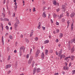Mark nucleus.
<instances>
[{"instance_id":"f257e3e1","label":"nucleus","mask_w":75,"mask_h":75,"mask_svg":"<svg viewBox=\"0 0 75 75\" xmlns=\"http://www.w3.org/2000/svg\"><path fill=\"white\" fill-rule=\"evenodd\" d=\"M36 69H37V67H35L33 69V74H34L35 73V71H36L37 72H40V68H38L36 69Z\"/></svg>"},{"instance_id":"f03ea898","label":"nucleus","mask_w":75,"mask_h":75,"mask_svg":"<svg viewBox=\"0 0 75 75\" xmlns=\"http://www.w3.org/2000/svg\"><path fill=\"white\" fill-rule=\"evenodd\" d=\"M67 7L65 5H63L62 6V10L63 11H65L67 10Z\"/></svg>"},{"instance_id":"7ed1b4c3","label":"nucleus","mask_w":75,"mask_h":75,"mask_svg":"<svg viewBox=\"0 0 75 75\" xmlns=\"http://www.w3.org/2000/svg\"><path fill=\"white\" fill-rule=\"evenodd\" d=\"M32 61H33V57L32 56H31L30 59L28 61V64H31V62H32Z\"/></svg>"},{"instance_id":"20e7f679","label":"nucleus","mask_w":75,"mask_h":75,"mask_svg":"<svg viewBox=\"0 0 75 75\" xmlns=\"http://www.w3.org/2000/svg\"><path fill=\"white\" fill-rule=\"evenodd\" d=\"M23 50V52H24V51H25V47H24V46H21L20 47V50Z\"/></svg>"},{"instance_id":"39448f33","label":"nucleus","mask_w":75,"mask_h":75,"mask_svg":"<svg viewBox=\"0 0 75 75\" xmlns=\"http://www.w3.org/2000/svg\"><path fill=\"white\" fill-rule=\"evenodd\" d=\"M74 16H75V12H72L70 15V16L72 18L73 17H74Z\"/></svg>"},{"instance_id":"423d86ee","label":"nucleus","mask_w":75,"mask_h":75,"mask_svg":"<svg viewBox=\"0 0 75 75\" xmlns=\"http://www.w3.org/2000/svg\"><path fill=\"white\" fill-rule=\"evenodd\" d=\"M64 70H68L69 69V67L67 66H64L63 67Z\"/></svg>"},{"instance_id":"0eeeda50","label":"nucleus","mask_w":75,"mask_h":75,"mask_svg":"<svg viewBox=\"0 0 75 75\" xmlns=\"http://www.w3.org/2000/svg\"><path fill=\"white\" fill-rule=\"evenodd\" d=\"M41 58L42 60L44 59V52H42V54Z\"/></svg>"},{"instance_id":"6e6552de","label":"nucleus","mask_w":75,"mask_h":75,"mask_svg":"<svg viewBox=\"0 0 75 75\" xmlns=\"http://www.w3.org/2000/svg\"><path fill=\"white\" fill-rule=\"evenodd\" d=\"M45 11L42 14V17H44V18H45L46 17V14H45Z\"/></svg>"},{"instance_id":"1a4fd4ad","label":"nucleus","mask_w":75,"mask_h":75,"mask_svg":"<svg viewBox=\"0 0 75 75\" xmlns=\"http://www.w3.org/2000/svg\"><path fill=\"white\" fill-rule=\"evenodd\" d=\"M52 3L53 4H54V5H57V1L56 0H54L52 1Z\"/></svg>"},{"instance_id":"9d476101","label":"nucleus","mask_w":75,"mask_h":75,"mask_svg":"<svg viewBox=\"0 0 75 75\" xmlns=\"http://www.w3.org/2000/svg\"><path fill=\"white\" fill-rule=\"evenodd\" d=\"M70 41H69V42H68V49L69 50H70V48L71 47H70Z\"/></svg>"},{"instance_id":"9b49d317","label":"nucleus","mask_w":75,"mask_h":75,"mask_svg":"<svg viewBox=\"0 0 75 75\" xmlns=\"http://www.w3.org/2000/svg\"><path fill=\"white\" fill-rule=\"evenodd\" d=\"M18 23L17 22L15 23L14 24L15 28H17L18 26Z\"/></svg>"},{"instance_id":"f8f14e48","label":"nucleus","mask_w":75,"mask_h":75,"mask_svg":"<svg viewBox=\"0 0 75 75\" xmlns=\"http://www.w3.org/2000/svg\"><path fill=\"white\" fill-rule=\"evenodd\" d=\"M34 33V31L33 30H32L30 33V37H31L32 36V35H33V33Z\"/></svg>"},{"instance_id":"ddd939ff","label":"nucleus","mask_w":75,"mask_h":75,"mask_svg":"<svg viewBox=\"0 0 75 75\" xmlns=\"http://www.w3.org/2000/svg\"><path fill=\"white\" fill-rule=\"evenodd\" d=\"M49 42V40H46L44 41V44H48Z\"/></svg>"},{"instance_id":"4468645a","label":"nucleus","mask_w":75,"mask_h":75,"mask_svg":"<svg viewBox=\"0 0 75 75\" xmlns=\"http://www.w3.org/2000/svg\"><path fill=\"white\" fill-rule=\"evenodd\" d=\"M63 34L62 33H60L59 35V37L60 38H62V37H63Z\"/></svg>"},{"instance_id":"2eb2a0df","label":"nucleus","mask_w":75,"mask_h":75,"mask_svg":"<svg viewBox=\"0 0 75 75\" xmlns=\"http://www.w3.org/2000/svg\"><path fill=\"white\" fill-rule=\"evenodd\" d=\"M71 59L72 61H73L74 59L75 58V57H74V56H71Z\"/></svg>"},{"instance_id":"dca6fc26","label":"nucleus","mask_w":75,"mask_h":75,"mask_svg":"<svg viewBox=\"0 0 75 75\" xmlns=\"http://www.w3.org/2000/svg\"><path fill=\"white\" fill-rule=\"evenodd\" d=\"M1 28H2V29L1 30L2 31H3V29H4V28H3V24L2 23H1Z\"/></svg>"},{"instance_id":"f3484780","label":"nucleus","mask_w":75,"mask_h":75,"mask_svg":"<svg viewBox=\"0 0 75 75\" xmlns=\"http://www.w3.org/2000/svg\"><path fill=\"white\" fill-rule=\"evenodd\" d=\"M63 16H64V15H63V14H62V15L60 16L59 18V19H61V18H62V17Z\"/></svg>"},{"instance_id":"a211bd4d","label":"nucleus","mask_w":75,"mask_h":75,"mask_svg":"<svg viewBox=\"0 0 75 75\" xmlns=\"http://www.w3.org/2000/svg\"><path fill=\"white\" fill-rule=\"evenodd\" d=\"M36 53L38 54H39V53H40V50H37Z\"/></svg>"},{"instance_id":"6ab92c4d","label":"nucleus","mask_w":75,"mask_h":75,"mask_svg":"<svg viewBox=\"0 0 75 75\" xmlns=\"http://www.w3.org/2000/svg\"><path fill=\"white\" fill-rule=\"evenodd\" d=\"M71 30H73V28H74V24H72L71 26Z\"/></svg>"},{"instance_id":"aec40b11","label":"nucleus","mask_w":75,"mask_h":75,"mask_svg":"<svg viewBox=\"0 0 75 75\" xmlns=\"http://www.w3.org/2000/svg\"><path fill=\"white\" fill-rule=\"evenodd\" d=\"M48 50H45V54L46 55H47V54H48Z\"/></svg>"},{"instance_id":"412c9836","label":"nucleus","mask_w":75,"mask_h":75,"mask_svg":"<svg viewBox=\"0 0 75 75\" xmlns=\"http://www.w3.org/2000/svg\"><path fill=\"white\" fill-rule=\"evenodd\" d=\"M3 20H4V21H9V20H8V19L7 18H5Z\"/></svg>"},{"instance_id":"4be33fe9","label":"nucleus","mask_w":75,"mask_h":75,"mask_svg":"<svg viewBox=\"0 0 75 75\" xmlns=\"http://www.w3.org/2000/svg\"><path fill=\"white\" fill-rule=\"evenodd\" d=\"M66 13L67 14V17H69V13H68V12L67 11Z\"/></svg>"},{"instance_id":"5701e85b","label":"nucleus","mask_w":75,"mask_h":75,"mask_svg":"<svg viewBox=\"0 0 75 75\" xmlns=\"http://www.w3.org/2000/svg\"><path fill=\"white\" fill-rule=\"evenodd\" d=\"M16 22H17V23H18V24H20V22H19V20L17 19H16Z\"/></svg>"},{"instance_id":"b1692460","label":"nucleus","mask_w":75,"mask_h":75,"mask_svg":"<svg viewBox=\"0 0 75 75\" xmlns=\"http://www.w3.org/2000/svg\"><path fill=\"white\" fill-rule=\"evenodd\" d=\"M64 59L65 60H66V61H69V59L68 58V57H66L65 59Z\"/></svg>"},{"instance_id":"393cba45","label":"nucleus","mask_w":75,"mask_h":75,"mask_svg":"<svg viewBox=\"0 0 75 75\" xmlns=\"http://www.w3.org/2000/svg\"><path fill=\"white\" fill-rule=\"evenodd\" d=\"M56 16L57 15H55V13H54L53 15V17H54V18H55V17H56Z\"/></svg>"},{"instance_id":"a878e982","label":"nucleus","mask_w":75,"mask_h":75,"mask_svg":"<svg viewBox=\"0 0 75 75\" xmlns=\"http://www.w3.org/2000/svg\"><path fill=\"white\" fill-rule=\"evenodd\" d=\"M2 14L3 18H4V17H5V14L3 13H2Z\"/></svg>"},{"instance_id":"bb28decb","label":"nucleus","mask_w":75,"mask_h":75,"mask_svg":"<svg viewBox=\"0 0 75 75\" xmlns=\"http://www.w3.org/2000/svg\"><path fill=\"white\" fill-rule=\"evenodd\" d=\"M74 48L71 49V52H74Z\"/></svg>"},{"instance_id":"cd10ccee","label":"nucleus","mask_w":75,"mask_h":75,"mask_svg":"<svg viewBox=\"0 0 75 75\" xmlns=\"http://www.w3.org/2000/svg\"><path fill=\"white\" fill-rule=\"evenodd\" d=\"M9 38L11 40H13V37L11 35H9Z\"/></svg>"},{"instance_id":"c85d7f7f","label":"nucleus","mask_w":75,"mask_h":75,"mask_svg":"<svg viewBox=\"0 0 75 75\" xmlns=\"http://www.w3.org/2000/svg\"><path fill=\"white\" fill-rule=\"evenodd\" d=\"M19 54L20 56H21V50H20L19 51Z\"/></svg>"},{"instance_id":"c756f323","label":"nucleus","mask_w":75,"mask_h":75,"mask_svg":"<svg viewBox=\"0 0 75 75\" xmlns=\"http://www.w3.org/2000/svg\"><path fill=\"white\" fill-rule=\"evenodd\" d=\"M8 61H9L10 59V55H9L8 57Z\"/></svg>"},{"instance_id":"7c9ffc66","label":"nucleus","mask_w":75,"mask_h":75,"mask_svg":"<svg viewBox=\"0 0 75 75\" xmlns=\"http://www.w3.org/2000/svg\"><path fill=\"white\" fill-rule=\"evenodd\" d=\"M35 40L37 41H38V38L37 37H35Z\"/></svg>"},{"instance_id":"2f4dec72","label":"nucleus","mask_w":75,"mask_h":75,"mask_svg":"<svg viewBox=\"0 0 75 75\" xmlns=\"http://www.w3.org/2000/svg\"><path fill=\"white\" fill-rule=\"evenodd\" d=\"M45 8H46V7L44 6L43 8V11H45Z\"/></svg>"},{"instance_id":"473e14b6","label":"nucleus","mask_w":75,"mask_h":75,"mask_svg":"<svg viewBox=\"0 0 75 75\" xmlns=\"http://www.w3.org/2000/svg\"><path fill=\"white\" fill-rule=\"evenodd\" d=\"M62 50H61L59 52V54H62Z\"/></svg>"},{"instance_id":"72a5a7b5","label":"nucleus","mask_w":75,"mask_h":75,"mask_svg":"<svg viewBox=\"0 0 75 75\" xmlns=\"http://www.w3.org/2000/svg\"><path fill=\"white\" fill-rule=\"evenodd\" d=\"M75 73V70L73 71L72 74H74Z\"/></svg>"},{"instance_id":"f704fd0d","label":"nucleus","mask_w":75,"mask_h":75,"mask_svg":"<svg viewBox=\"0 0 75 75\" xmlns=\"http://www.w3.org/2000/svg\"><path fill=\"white\" fill-rule=\"evenodd\" d=\"M60 10V8H58L57 9V12H58V11H59Z\"/></svg>"},{"instance_id":"c9c22d12","label":"nucleus","mask_w":75,"mask_h":75,"mask_svg":"<svg viewBox=\"0 0 75 75\" xmlns=\"http://www.w3.org/2000/svg\"><path fill=\"white\" fill-rule=\"evenodd\" d=\"M6 28L7 30H8L9 29V28H8V26H6Z\"/></svg>"},{"instance_id":"e433bc0d","label":"nucleus","mask_w":75,"mask_h":75,"mask_svg":"<svg viewBox=\"0 0 75 75\" xmlns=\"http://www.w3.org/2000/svg\"><path fill=\"white\" fill-rule=\"evenodd\" d=\"M65 19L64 18H63L62 19V22H63V23L65 22Z\"/></svg>"},{"instance_id":"4c0bfd02","label":"nucleus","mask_w":75,"mask_h":75,"mask_svg":"<svg viewBox=\"0 0 75 75\" xmlns=\"http://www.w3.org/2000/svg\"><path fill=\"white\" fill-rule=\"evenodd\" d=\"M29 57V54H28L27 55H26V58H28Z\"/></svg>"},{"instance_id":"58836bf2","label":"nucleus","mask_w":75,"mask_h":75,"mask_svg":"<svg viewBox=\"0 0 75 75\" xmlns=\"http://www.w3.org/2000/svg\"><path fill=\"white\" fill-rule=\"evenodd\" d=\"M6 69H8V65H6Z\"/></svg>"},{"instance_id":"ea45409f","label":"nucleus","mask_w":75,"mask_h":75,"mask_svg":"<svg viewBox=\"0 0 75 75\" xmlns=\"http://www.w3.org/2000/svg\"><path fill=\"white\" fill-rule=\"evenodd\" d=\"M33 11L34 12L35 11V8H33Z\"/></svg>"},{"instance_id":"a19ab883","label":"nucleus","mask_w":75,"mask_h":75,"mask_svg":"<svg viewBox=\"0 0 75 75\" xmlns=\"http://www.w3.org/2000/svg\"><path fill=\"white\" fill-rule=\"evenodd\" d=\"M59 32V29H57V33H58Z\"/></svg>"},{"instance_id":"79ce46f5","label":"nucleus","mask_w":75,"mask_h":75,"mask_svg":"<svg viewBox=\"0 0 75 75\" xmlns=\"http://www.w3.org/2000/svg\"><path fill=\"white\" fill-rule=\"evenodd\" d=\"M26 42H29V40L28 39H26Z\"/></svg>"},{"instance_id":"37998d69","label":"nucleus","mask_w":75,"mask_h":75,"mask_svg":"<svg viewBox=\"0 0 75 75\" xmlns=\"http://www.w3.org/2000/svg\"><path fill=\"white\" fill-rule=\"evenodd\" d=\"M2 41L3 44V45H4V40H3V38H2Z\"/></svg>"},{"instance_id":"c03bdc74","label":"nucleus","mask_w":75,"mask_h":75,"mask_svg":"<svg viewBox=\"0 0 75 75\" xmlns=\"http://www.w3.org/2000/svg\"><path fill=\"white\" fill-rule=\"evenodd\" d=\"M37 54V53H36V55H35V57H38V54Z\"/></svg>"},{"instance_id":"a18cd8bd","label":"nucleus","mask_w":75,"mask_h":75,"mask_svg":"<svg viewBox=\"0 0 75 75\" xmlns=\"http://www.w3.org/2000/svg\"><path fill=\"white\" fill-rule=\"evenodd\" d=\"M15 68H17V63L15 64Z\"/></svg>"},{"instance_id":"49530a36","label":"nucleus","mask_w":75,"mask_h":75,"mask_svg":"<svg viewBox=\"0 0 75 75\" xmlns=\"http://www.w3.org/2000/svg\"><path fill=\"white\" fill-rule=\"evenodd\" d=\"M42 4L44 5V4H45V2L44 1H43L42 2Z\"/></svg>"},{"instance_id":"de8ad7c7","label":"nucleus","mask_w":75,"mask_h":75,"mask_svg":"<svg viewBox=\"0 0 75 75\" xmlns=\"http://www.w3.org/2000/svg\"><path fill=\"white\" fill-rule=\"evenodd\" d=\"M67 24H68V25L69 24V23H70L69 21H67Z\"/></svg>"},{"instance_id":"09e8293b","label":"nucleus","mask_w":75,"mask_h":75,"mask_svg":"<svg viewBox=\"0 0 75 75\" xmlns=\"http://www.w3.org/2000/svg\"><path fill=\"white\" fill-rule=\"evenodd\" d=\"M15 8L16 9H16H17V5L15 6Z\"/></svg>"},{"instance_id":"8fccbe9b","label":"nucleus","mask_w":75,"mask_h":75,"mask_svg":"<svg viewBox=\"0 0 75 75\" xmlns=\"http://www.w3.org/2000/svg\"><path fill=\"white\" fill-rule=\"evenodd\" d=\"M42 28H43V30H45V28L44 27L42 26Z\"/></svg>"},{"instance_id":"3c124183","label":"nucleus","mask_w":75,"mask_h":75,"mask_svg":"<svg viewBox=\"0 0 75 75\" xmlns=\"http://www.w3.org/2000/svg\"><path fill=\"white\" fill-rule=\"evenodd\" d=\"M57 6H59V3L57 2Z\"/></svg>"},{"instance_id":"603ef678","label":"nucleus","mask_w":75,"mask_h":75,"mask_svg":"<svg viewBox=\"0 0 75 75\" xmlns=\"http://www.w3.org/2000/svg\"><path fill=\"white\" fill-rule=\"evenodd\" d=\"M8 67L9 68H10V67H11V65L10 64H8Z\"/></svg>"},{"instance_id":"864d4df0","label":"nucleus","mask_w":75,"mask_h":75,"mask_svg":"<svg viewBox=\"0 0 75 75\" xmlns=\"http://www.w3.org/2000/svg\"><path fill=\"white\" fill-rule=\"evenodd\" d=\"M41 25V24L40 22H39V26H40Z\"/></svg>"},{"instance_id":"5fc2aeb1","label":"nucleus","mask_w":75,"mask_h":75,"mask_svg":"<svg viewBox=\"0 0 75 75\" xmlns=\"http://www.w3.org/2000/svg\"><path fill=\"white\" fill-rule=\"evenodd\" d=\"M9 3V1L8 0L6 2V4H8Z\"/></svg>"},{"instance_id":"6e6d98bb","label":"nucleus","mask_w":75,"mask_h":75,"mask_svg":"<svg viewBox=\"0 0 75 75\" xmlns=\"http://www.w3.org/2000/svg\"><path fill=\"white\" fill-rule=\"evenodd\" d=\"M63 57H62V55H61L60 56V59H62V58Z\"/></svg>"},{"instance_id":"4d7b16f0","label":"nucleus","mask_w":75,"mask_h":75,"mask_svg":"<svg viewBox=\"0 0 75 75\" xmlns=\"http://www.w3.org/2000/svg\"><path fill=\"white\" fill-rule=\"evenodd\" d=\"M71 66V63H70L69 65V67H70Z\"/></svg>"},{"instance_id":"13d9d810","label":"nucleus","mask_w":75,"mask_h":75,"mask_svg":"<svg viewBox=\"0 0 75 75\" xmlns=\"http://www.w3.org/2000/svg\"><path fill=\"white\" fill-rule=\"evenodd\" d=\"M8 13L9 15H10V11H8Z\"/></svg>"},{"instance_id":"bf43d9fd","label":"nucleus","mask_w":75,"mask_h":75,"mask_svg":"<svg viewBox=\"0 0 75 75\" xmlns=\"http://www.w3.org/2000/svg\"><path fill=\"white\" fill-rule=\"evenodd\" d=\"M11 71H10L9 70V71L8 72V74H10V73H11Z\"/></svg>"},{"instance_id":"052dcab7","label":"nucleus","mask_w":75,"mask_h":75,"mask_svg":"<svg viewBox=\"0 0 75 75\" xmlns=\"http://www.w3.org/2000/svg\"><path fill=\"white\" fill-rule=\"evenodd\" d=\"M65 72H64V71H62V74H63V75H64V74H65Z\"/></svg>"},{"instance_id":"680f3d73","label":"nucleus","mask_w":75,"mask_h":75,"mask_svg":"<svg viewBox=\"0 0 75 75\" xmlns=\"http://www.w3.org/2000/svg\"><path fill=\"white\" fill-rule=\"evenodd\" d=\"M7 50L8 51H9V50H10V48L9 47H7Z\"/></svg>"},{"instance_id":"e2e57ef3","label":"nucleus","mask_w":75,"mask_h":75,"mask_svg":"<svg viewBox=\"0 0 75 75\" xmlns=\"http://www.w3.org/2000/svg\"><path fill=\"white\" fill-rule=\"evenodd\" d=\"M6 3V0H4V2H3V3L4 4H5V3Z\"/></svg>"},{"instance_id":"0e129e2a","label":"nucleus","mask_w":75,"mask_h":75,"mask_svg":"<svg viewBox=\"0 0 75 75\" xmlns=\"http://www.w3.org/2000/svg\"><path fill=\"white\" fill-rule=\"evenodd\" d=\"M50 21L52 23H53V21H52V20L50 19Z\"/></svg>"},{"instance_id":"69168bd1","label":"nucleus","mask_w":75,"mask_h":75,"mask_svg":"<svg viewBox=\"0 0 75 75\" xmlns=\"http://www.w3.org/2000/svg\"><path fill=\"white\" fill-rule=\"evenodd\" d=\"M52 52H53V51H52V50H50V53H52Z\"/></svg>"},{"instance_id":"338daca9","label":"nucleus","mask_w":75,"mask_h":75,"mask_svg":"<svg viewBox=\"0 0 75 75\" xmlns=\"http://www.w3.org/2000/svg\"><path fill=\"white\" fill-rule=\"evenodd\" d=\"M62 57L63 58H65V56L64 55H62Z\"/></svg>"},{"instance_id":"774afa93","label":"nucleus","mask_w":75,"mask_h":75,"mask_svg":"<svg viewBox=\"0 0 75 75\" xmlns=\"http://www.w3.org/2000/svg\"><path fill=\"white\" fill-rule=\"evenodd\" d=\"M17 42H16L15 43V45L16 46H17Z\"/></svg>"}]
</instances>
